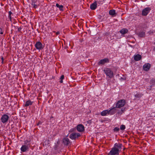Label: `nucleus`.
Here are the masks:
<instances>
[{
	"mask_svg": "<svg viewBox=\"0 0 155 155\" xmlns=\"http://www.w3.org/2000/svg\"><path fill=\"white\" fill-rule=\"evenodd\" d=\"M64 75H62L61 76V77L60 78V79H61V80L60 81V82L61 83H62L63 81V80L64 79Z\"/></svg>",
	"mask_w": 155,
	"mask_h": 155,
	"instance_id": "bb28decb",
	"label": "nucleus"
},
{
	"mask_svg": "<svg viewBox=\"0 0 155 155\" xmlns=\"http://www.w3.org/2000/svg\"><path fill=\"white\" fill-rule=\"evenodd\" d=\"M33 102L31 101L30 100H28L25 103V106L27 107L29 105H31L32 104Z\"/></svg>",
	"mask_w": 155,
	"mask_h": 155,
	"instance_id": "f3484780",
	"label": "nucleus"
},
{
	"mask_svg": "<svg viewBox=\"0 0 155 155\" xmlns=\"http://www.w3.org/2000/svg\"><path fill=\"white\" fill-rule=\"evenodd\" d=\"M126 128V127L124 125H121L120 126V129L121 130H124Z\"/></svg>",
	"mask_w": 155,
	"mask_h": 155,
	"instance_id": "393cba45",
	"label": "nucleus"
},
{
	"mask_svg": "<svg viewBox=\"0 0 155 155\" xmlns=\"http://www.w3.org/2000/svg\"><path fill=\"white\" fill-rule=\"evenodd\" d=\"M109 62V59L107 58H105L104 59L101 60L98 63V65H103L106 63H108Z\"/></svg>",
	"mask_w": 155,
	"mask_h": 155,
	"instance_id": "6e6552de",
	"label": "nucleus"
},
{
	"mask_svg": "<svg viewBox=\"0 0 155 155\" xmlns=\"http://www.w3.org/2000/svg\"><path fill=\"white\" fill-rule=\"evenodd\" d=\"M97 7V2H95L94 3L91 5L90 8L91 10H94Z\"/></svg>",
	"mask_w": 155,
	"mask_h": 155,
	"instance_id": "2eb2a0df",
	"label": "nucleus"
},
{
	"mask_svg": "<svg viewBox=\"0 0 155 155\" xmlns=\"http://www.w3.org/2000/svg\"><path fill=\"white\" fill-rule=\"evenodd\" d=\"M81 136L80 134L79 133H73L69 136V138L72 140H76Z\"/></svg>",
	"mask_w": 155,
	"mask_h": 155,
	"instance_id": "423d86ee",
	"label": "nucleus"
},
{
	"mask_svg": "<svg viewBox=\"0 0 155 155\" xmlns=\"http://www.w3.org/2000/svg\"><path fill=\"white\" fill-rule=\"evenodd\" d=\"M110 34V33L108 32H106L104 33V35L105 36H108Z\"/></svg>",
	"mask_w": 155,
	"mask_h": 155,
	"instance_id": "c756f323",
	"label": "nucleus"
},
{
	"mask_svg": "<svg viewBox=\"0 0 155 155\" xmlns=\"http://www.w3.org/2000/svg\"><path fill=\"white\" fill-rule=\"evenodd\" d=\"M68 136V135L64 137L62 140V143L64 146H68L71 144V142L67 137Z\"/></svg>",
	"mask_w": 155,
	"mask_h": 155,
	"instance_id": "39448f33",
	"label": "nucleus"
},
{
	"mask_svg": "<svg viewBox=\"0 0 155 155\" xmlns=\"http://www.w3.org/2000/svg\"><path fill=\"white\" fill-rule=\"evenodd\" d=\"M113 130L114 132H118L120 130V128L118 127H115Z\"/></svg>",
	"mask_w": 155,
	"mask_h": 155,
	"instance_id": "cd10ccee",
	"label": "nucleus"
},
{
	"mask_svg": "<svg viewBox=\"0 0 155 155\" xmlns=\"http://www.w3.org/2000/svg\"><path fill=\"white\" fill-rule=\"evenodd\" d=\"M155 85H153V84H151V85L150 86V88H149V89L150 90H151V88H152V87H153L154 86H155Z\"/></svg>",
	"mask_w": 155,
	"mask_h": 155,
	"instance_id": "7c9ffc66",
	"label": "nucleus"
},
{
	"mask_svg": "<svg viewBox=\"0 0 155 155\" xmlns=\"http://www.w3.org/2000/svg\"><path fill=\"white\" fill-rule=\"evenodd\" d=\"M126 101L124 99H120L117 102L116 104V107L120 108L124 106L126 104Z\"/></svg>",
	"mask_w": 155,
	"mask_h": 155,
	"instance_id": "7ed1b4c3",
	"label": "nucleus"
},
{
	"mask_svg": "<svg viewBox=\"0 0 155 155\" xmlns=\"http://www.w3.org/2000/svg\"><path fill=\"white\" fill-rule=\"evenodd\" d=\"M151 84H153L155 85V79L153 78L152 79L150 82Z\"/></svg>",
	"mask_w": 155,
	"mask_h": 155,
	"instance_id": "a878e982",
	"label": "nucleus"
},
{
	"mask_svg": "<svg viewBox=\"0 0 155 155\" xmlns=\"http://www.w3.org/2000/svg\"><path fill=\"white\" fill-rule=\"evenodd\" d=\"M30 140H26L24 142V145H22L21 148V151L23 152L28 151L29 148L31 146Z\"/></svg>",
	"mask_w": 155,
	"mask_h": 155,
	"instance_id": "f03ea898",
	"label": "nucleus"
},
{
	"mask_svg": "<svg viewBox=\"0 0 155 155\" xmlns=\"http://www.w3.org/2000/svg\"><path fill=\"white\" fill-rule=\"evenodd\" d=\"M141 59V55L137 54L134 56V59L135 61H139Z\"/></svg>",
	"mask_w": 155,
	"mask_h": 155,
	"instance_id": "dca6fc26",
	"label": "nucleus"
},
{
	"mask_svg": "<svg viewBox=\"0 0 155 155\" xmlns=\"http://www.w3.org/2000/svg\"><path fill=\"white\" fill-rule=\"evenodd\" d=\"M74 129H71L69 131V132H72L73 131H74Z\"/></svg>",
	"mask_w": 155,
	"mask_h": 155,
	"instance_id": "72a5a7b5",
	"label": "nucleus"
},
{
	"mask_svg": "<svg viewBox=\"0 0 155 155\" xmlns=\"http://www.w3.org/2000/svg\"><path fill=\"white\" fill-rule=\"evenodd\" d=\"M150 10L151 9L149 7H147L144 9L142 11V15L143 16L147 15V14L149 13Z\"/></svg>",
	"mask_w": 155,
	"mask_h": 155,
	"instance_id": "1a4fd4ad",
	"label": "nucleus"
},
{
	"mask_svg": "<svg viewBox=\"0 0 155 155\" xmlns=\"http://www.w3.org/2000/svg\"><path fill=\"white\" fill-rule=\"evenodd\" d=\"M104 71L106 74L107 76H108L110 78H111L113 77L114 74L113 72L110 68H105Z\"/></svg>",
	"mask_w": 155,
	"mask_h": 155,
	"instance_id": "20e7f679",
	"label": "nucleus"
},
{
	"mask_svg": "<svg viewBox=\"0 0 155 155\" xmlns=\"http://www.w3.org/2000/svg\"><path fill=\"white\" fill-rule=\"evenodd\" d=\"M42 122L41 121H39L38 123L37 124V125H38L39 124H41Z\"/></svg>",
	"mask_w": 155,
	"mask_h": 155,
	"instance_id": "473e14b6",
	"label": "nucleus"
},
{
	"mask_svg": "<svg viewBox=\"0 0 155 155\" xmlns=\"http://www.w3.org/2000/svg\"><path fill=\"white\" fill-rule=\"evenodd\" d=\"M143 95V94L142 93H137V94H135L134 95V97H135L134 100H139L140 99L141 97Z\"/></svg>",
	"mask_w": 155,
	"mask_h": 155,
	"instance_id": "4468645a",
	"label": "nucleus"
},
{
	"mask_svg": "<svg viewBox=\"0 0 155 155\" xmlns=\"http://www.w3.org/2000/svg\"><path fill=\"white\" fill-rule=\"evenodd\" d=\"M128 31V30L126 28H123L120 30V32L122 34H125L127 33Z\"/></svg>",
	"mask_w": 155,
	"mask_h": 155,
	"instance_id": "a211bd4d",
	"label": "nucleus"
},
{
	"mask_svg": "<svg viewBox=\"0 0 155 155\" xmlns=\"http://www.w3.org/2000/svg\"><path fill=\"white\" fill-rule=\"evenodd\" d=\"M145 32L143 31H140L138 34V35L140 37H143L145 36Z\"/></svg>",
	"mask_w": 155,
	"mask_h": 155,
	"instance_id": "412c9836",
	"label": "nucleus"
},
{
	"mask_svg": "<svg viewBox=\"0 0 155 155\" xmlns=\"http://www.w3.org/2000/svg\"><path fill=\"white\" fill-rule=\"evenodd\" d=\"M125 110V108H122L121 109V111L122 112V113H121V114H122V113H123Z\"/></svg>",
	"mask_w": 155,
	"mask_h": 155,
	"instance_id": "c85d7f7f",
	"label": "nucleus"
},
{
	"mask_svg": "<svg viewBox=\"0 0 155 155\" xmlns=\"http://www.w3.org/2000/svg\"><path fill=\"white\" fill-rule=\"evenodd\" d=\"M56 34L57 35H58L59 34V32H57Z\"/></svg>",
	"mask_w": 155,
	"mask_h": 155,
	"instance_id": "e433bc0d",
	"label": "nucleus"
},
{
	"mask_svg": "<svg viewBox=\"0 0 155 155\" xmlns=\"http://www.w3.org/2000/svg\"><path fill=\"white\" fill-rule=\"evenodd\" d=\"M1 63L2 64H4V61H2Z\"/></svg>",
	"mask_w": 155,
	"mask_h": 155,
	"instance_id": "4c0bfd02",
	"label": "nucleus"
},
{
	"mask_svg": "<svg viewBox=\"0 0 155 155\" xmlns=\"http://www.w3.org/2000/svg\"><path fill=\"white\" fill-rule=\"evenodd\" d=\"M109 14L110 15H116L115 11V10L112 9L109 11Z\"/></svg>",
	"mask_w": 155,
	"mask_h": 155,
	"instance_id": "4be33fe9",
	"label": "nucleus"
},
{
	"mask_svg": "<svg viewBox=\"0 0 155 155\" xmlns=\"http://www.w3.org/2000/svg\"><path fill=\"white\" fill-rule=\"evenodd\" d=\"M0 34H3V32L2 31V29L0 28Z\"/></svg>",
	"mask_w": 155,
	"mask_h": 155,
	"instance_id": "2f4dec72",
	"label": "nucleus"
},
{
	"mask_svg": "<svg viewBox=\"0 0 155 155\" xmlns=\"http://www.w3.org/2000/svg\"><path fill=\"white\" fill-rule=\"evenodd\" d=\"M21 27H20L19 28H18V31H20V30H21Z\"/></svg>",
	"mask_w": 155,
	"mask_h": 155,
	"instance_id": "f704fd0d",
	"label": "nucleus"
},
{
	"mask_svg": "<svg viewBox=\"0 0 155 155\" xmlns=\"http://www.w3.org/2000/svg\"><path fill=\"white\" fill-rule=\"evenodd\" d=\"M35 48L37 49L41 50L43 49L42 46V44L40 41H38L35 45Z\"/></svg>",
	"mask_w": 155,
	"mask_h": 155,
	"instance_id": "9d476101",
	"label": "nucleus"
},
{
	"mask_svg": "<svg viewBox=\"0 0 155 155\" xmlns=\"http://www.w3.org/2000/svg\"><path fill=\"white\" fill-rule=\"evenodd\" d=\"M150 68V64L149 63L145 64L143 66V69L144 70L146 71H148Z\"/></svg>",
	"mask_w": 155,
	"mask_h": 155,
	"instance_id": "f8f14e48",
	"label": "nucleus"
},
{
	"mask_svg": "<svg viewBox=\"0 0 155 155\" xmlns=\"http://www.w3.org/2000/svg\"><path fill=\"white\" fill-rule=\"evenodd\" d=\"M37 2V0H32L31 5L33 6V7L35 8H37L38 5L35 4V3Z\"/></svg>",
	"mask_w": 155,
	"mask_h": 155,
	"instance_id": "6ab92c4d",
	"label": "nucleus"
},
{
	"mask_svg": "<svg viewBox=\"0 0 155 155\" xmlns=\"http://www.w3.org/2000/svg\"><path fill=\"white\" fill-rule=\"evenodd\" d=\"M56 6L58 8L60 9V11H63V6L62 5H59V4H58V3H57L56 4Z\"/></svg>",
	"mask_w": 155,
	"mask_h": 155,
	"instance_id": "5701e85b",
	"label": "nucleus"
},
{
	"mask_svg": "<svg viewBox=\"0 0 155 155\" xmlns=\"http://www.w3.org/2000/svg\"><path fill=\"white\" fill-rule=\"evenodd\" d=\"M77 129L78 131L82 132L84 130V127L82 124H80L77 126Z\"/></svg>",
	"mask_w": 155,
	"mask_h": 155,
	"instance_id": "9b49d317",
	"label": "nucleus"
},
{
	"mask_svg": "<svg viewBox=\"0 0 155 155\" xmlns=\"http://www.w3.org/2000/svg\"><path fill=\"white\" fill-rule=\"evenodd\" d=\"M12 14V12L11 11H9L8 12V18L10 20V21L12 20L11 15Z\"/></svg>",
	"mask_w": 155,
	"mask_h": 155,
	"instance_id": "b1692460",
	"label": "nucleus"
},
{
	"mask_svg": "<svg viewBox=\"0 0 155 155\" xmlns=\"http://www.w3.org/2000/svg\"><path fill=\"white\" fill-rule=\"evenodd\" d=\"M9 118V116L6 114H5L2 116L1 118V121L3 123H6L8 121Z\"/></svg>",
	"mask_w": 155,
	"mask_h": 155,
	"instance_id": "0eeeda50",
	"label": "nucleus"
},
{
	"mask_svg": "<svg viewBox=\"0 0 155 155\" xmlns=\"http://www.w3.org/2000/svg\"><path fill=\"white\" fill-rule=\"evenodd\" d=\"M122 143H115L114 147L112 148L107 155H119V152L122 149Z\"/></svg>",
	"mask_w": 155,
	"mask_h": 155,
	"instance_id": "f257e3e1",
	"label": "nucleus"
},
{
	"mask_svg": "<svg viewBox=\"0 0 155 155\" xmlns=\"http://www.w3.org/2000/svg\"><path fill=\"white\" fill-rule=\"evenodd\" d=\"M116 108V107H114L108 110L109 114H110V115L114 114L117 111V109Z\"/></svg>",
	"mask_w": 155,
	"mask_h": 155,
	"instance_id": "ddd939ff",
	"label": "nucleus"
},
{
	"mask_svg": "<svg viewBox=\"0 0 155 155\" xmlns=\"http://www.w3.org/2000/svg\"><path fill=\"white\" fill-rule=\"evenodd\" d=\"M107 114H109V111L108 110H106L103 111L101 113V115L102 116L106 115Z\"/></svg>",
	"mask_w": 155,
	"mask_h": 155,
	"instance_id": "aec40b11",
	"label": "nucleus"
},
{
	"mask_svg": "<svg viewBox=\"0 0 155 155\" xmlns=\"http://www.w3.org/2000/svg\"><path fill=\"white\" fill-rule=\"evenodd\" d=\"M1 60H2V61H4V58L3 57H1Z\"/></svg>",
	"mask_w": 155,
	"mask_h": 155,
	"instance_id": "c9c22d12",
	"label": "nucleus"
}]
</instances>
